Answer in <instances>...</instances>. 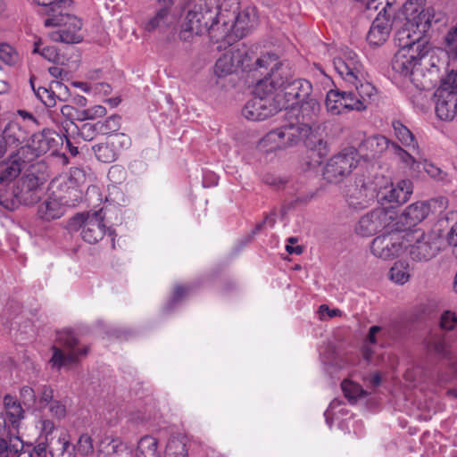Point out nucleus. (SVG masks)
<instances>
[{"label":"nucleus","instance_id":"nucleus-16","mask_svg":"<svg viewBox=\"0 0 457 457\" xmlns=\"http://www.w3.org/2000/svg\"><path fill=\"white\" fill-rule=\"evenodd\" d=\"M251 62L249 49L242 45L226 52L216 61L214 73L220 78L226 77L239 70L245 71L250 68Z\"/></svg>","mask_w":457,"mask_h":457},{"label":"nucleus","instance_id":"nucleus-12","mask_svg":"<svg viewBox=\"0 0 457 457\" xmlns=\"http://www.w3.org/2000/svg\"><path fill=\"white\" fill-rule=\"evenodd\" d=\"M405 244L410 246L409 254L414 261H428L439 253L442 238L436 232L415 231L405 234Z\"/></svg>","mask_w":457,"mask_h":457},{"label":"nucleus","instance_id":"nucleus-17","mask_svg":"<svg viewBox=\"0 0 457 457\" xmlns=\"http://www.w3.org/2000/svg\"><path fill=\"white\" fill-rule=\"evenodd\" d=\"M395 217V211L377 208L360 219L355 228L356 233L362 237H370L383 228H390Z\"/></svg>","mask_w":457,"mask_h":457},{"label":"nucleus","instance_id":"nucleus-56","mask_svg":"<svg viewBox=\"0 0 457 457\" xmlns=\"http://www.w3.org/2000/svg\"><path fill=\"white\" fill-rule=\"evenodd\" d=\"M421 167L423 168L425 172L431 178L437 180H441L444 179L442 170L436 166L434 163L425 160L424 162H421Z\"/></svg>","mask_w":457,"mask_h":457},{"label":"nucleus","instance_id":"nucleus-18","mask_svg":"<svg viewBox=\"0 0 457 457\" xmlns=\"http://www.w3.org/2000/svg\"><path fill=\"white\" fill-rule=\"evenodd\" d=\"M129 137L118 133L109 136L104 142L94 145L93 151L100 162L110 163L114 162L120 152L129 148Z\"/></svg>","mask_w":457,"mask_h":457},{"label":"nucleus","instance_id":"nucleus-33","mask_svg":"<svg viewBox=\"0 0 457 457\" xmlns=\"http://www.w3.org/2000/svg\"><path fill=\"white\" fill-rule=\"evenodd\" d=\"M65 130L68 134H77L85 141H90L94 138L96 132H98V126L96 123H83L81 127H78L73 121H71L65 126Z\"/></svg>","mask_w":457,"mask_h":457},{"label":"nucleus","instance_id":"nucleus-30","mask_svg":"<svg viewBox=\"0 0 457 457\" xmlns=\"http://www.w3.org/2000/svg\"><path fill=\"white\" fill-rule=\"evenodd\" d=\"M392 127L395 137L405 146L411 147L414 152L419 154V146L415 141L411 131L400 120H394Z\"/></svg>","mask_w":457,"mask_h":457},{"label":"nucleus","instance_id":"nucleus-29","mask_svg":"<svg viewBox=\"0 0 457 457\" xmlns=\"http://www.w3.org/2000/svg\"><path fill=\"white\" fill-rule=\"evenodd\" d=\"M134 457H161L158 439L153 436H142L134 451Z\"/></svg>","mask_w":457,"mask_h":457},{"label":"nucleus","instance_id":"nucleus-9","mask_svg":"<svg viewBox=\"0 0 457 457\" xmlns=\"http://www.w3.org/2000/svg\"><path fill=\"white\" fill-rule=\"evenodd\" d=\"M46 27H55L56 29L49 33L53 41L62 42L66 44H76L82 40L81 21L66 12V9H61L56 13L48 17L44 21Z\"/></svg>","mask_w":457,"mask_h":457},{"label":"nucleus","instance_id":"nucleus-13","mask_svg":"<svg viewBox=\"0 0 457 457\" xmlns=\"http://www.w3.org/2000/svg\"><path fill=\"white\" fill-rule=\"evenodd\" d=\"M360 161L361 155L355 148H345L328 160L323 177L330 183H338L356 169Z\"/></svg>","mask_w":457,"mask_h":457},{"label":"nucleus","instance_id":"nucleus-46","mask_svg":"<svg viewBox=\"0 0 457 457\" xmlns=\"http://www.w3.org/2000/svg\"><path fill=\"white\" fill-rule=\"evenodd\" d=\"M38 385L39 384H34L33 386H23L20 390L21 400L28 408H35V405L37 404Z\"/></svg>","mask_w":457,"mask_h":457},{"label":"nucleus","instance_id":"nucleus-63","mask_svg":"<svg viewBox=\"0 0 457 457\" xmlns=\"http://www.w3.org/2000/svg\"><path fill=\"white\" fill-rule=\"evenodd\" d=\"M71 85L77 88L81 89L85 93H90L94 89V85L87 82L74 81Z\"/></svg>","mask_w":457,"mask_h":457},{"label":"nucleus","instance_id":"nucleus-5","mask_svg":"<svg viewBox=\"0 0 457 457\" xmlns=\"http://www.w3.org/2000/svg\"><path fill=\"white\" fill-rule=\"evenodd\" d=\"M270 84L276 95L280 94L284 109L301 104L303 111L310 108L314 114L320 111L317 98L311 96L312 86L310 81L303 79L289 80L282 76L279 79H271Z\"/></svg>","mask_w":457,"mask_h":457},{"label":"nucleus","instance_id":"nucleus-6","mask_svg":"<svg viewBox=\"0 0 457 457\" xmlns=\"http://www.w3.org/2000/svg\"><path fill=\"white\" fill-rule=\"evenodd\" d=\"M413 191L412 182L410 179H402L394 184L385 176L375 177L372 182H363L361 186V197L371 199L377 197L380 204L406 203Z\"/></svg>","mask_w":457,"mask_h":457},{"label":"nucleus","instance_id":"nucleus-52","mask_svg":"<svg viewBox=\"0 0 457 457\" xmlns=\"http://www.w3.org/2000/svg\"><path fill=\"white\" fill-rule=\"evenodd\" d=\"M34 53L40 54L41 56L51 62H55L59 59L57 49L54 46H46L41 48L40 40L34 43Z\"/></svg>","mask_w":457,"mask_h":457},{"label":"nucleus","instance_id":"nucleus-53","mask_svg":"<svg viewBox=\"0 0 457 457\" xmlns=\"http://www.w3.org/2000/svg\"><path fill=\"white\" fill-rule=\"evenodd\" d=\"M428 350L437 356H445L447 353V345L443 337L433 338L428 344Z\"/></svg>","mask_w":457,"mask_h":457},{"label":"nucleus","instance_id":"nucleus-4","mask_svg":"<svg viewBox=\"0 0 457 457\" xmlns=\"http://www.w3.org/2000/svg\"><path fill=\"white\" fill-rule=\"evenodd\" d=\"M220 12V0H197L187 12L182 23V37L187 38V32L195 35L208 33L212 39L219 42Z\"/></svg>","mask_w":457,"mask_h":457},{"label":"nucleus","instance_id":"nucleus-14","mask_svg":"<svg viewBox=\"0 0 457 457\" xmlns=\"http://www.w3.org/2000/svg\"><path fill=\"white\" fill-rule=\"evenodd\" d=\"M104 220V213L103 209H100L77 214L73 217L71 226L81 230V237L86 242L95 244L101 240L106 232Z\"/></svg>","mask_w":457,"mask_h":457},{"label":"nucleus","instance_id":"nucleus-28","mask_svg":"<svg viewBox=\"0 0 457 457\" xmlns=\"http://www.w3.org/2000/svg\"><path fill=\"white\" fill-rule=\"evenodd\" d=\"M390 30L391 29L387 21L377 18L370 26L367 40L372 46H380L388 38Z\"/></svg>","mask_w":457,"mask_h":457},{"label":"nucleus","instance_id":"nucleus-48","mask_svg":"<svg viewBox=\"0 0 457 457\" xmlns=\"http://www.w3.org/2000/svg\"><path fill=\"white\" fill-rule=\"evenodd\" d=\"M41 6L46 7V13L51 17L61 9H67L71 2L70 0H35Z\"/></svg>","mask_w":457,"mask_h":457},{"label":"nucleus","instance_id":"nucleus-22","mask_svg":"<svg viewBox=\"0 0 457 457\" xmlns=\"http://www.w3.org/2000/svg\"><path fill=\"white\" fill-rule=\"evenodd\" d=\"M30 85L32 89L37 96V97L46 106V107H54L56 105V102H66L69 100V89L62 83L56 82L55 89L59 91L58 96H56L55 92L53 90H49L45 87H38L35 88L34 81L30 79Z\"/></svg>","mask_w":457,"mask_h":457},{"label":"nucleus","instance_id":"nucleus-38","mask_svg":"<svg viewBox=\"0 0 457 457\" xmlns=\"http://www.w3.org/2000/svg\"><path fill=\"white\" fill-rule=\"evenodd\" d=\"M362 146L370 150L372 156L382 154L389 146V140L381 135H376L366 138Z\"/></svg>","mask_w":457,"mask_h":457},{"label":"nucleus","instance_id":"nucleus-55","mask_svg":"<svg viewBox=\"0 0 457 457\" xmlns=\"http://www.w3.org/2000/svg\"><path fill=\"white\" fill-rule=\"evenodd\" d=\"M457 323V316L454 312L445 311L441 315L440 326L443 329L451 330Z\"/></svg>","mask_w":457,"mask_h":457},{"label":"nucleus","instance_id":"nucleus-61","mask_svg":"<svg viewBox=\"0 0 457 457\" xmlns=\"http://www.w3.org/2000/svg\"><path fill=\"white\" fill-rule=\"evenodd\" d=\"M187 293V287H186L184 286H177L174 288V291H173V294H172V297H171V301L172 302L179 301L180 299L183 298L184 295H186Z\"/></svg>","mask_w":457,"mask_h":457},{"label":"nucleus","instance_id":"nucleus-41","mask_svg":"<svg viewBox=\"0 0 457 457\" xmlns=\"http://www.w3.org/2000/svg\"><path fill=\"white\" fill-rule=\"evenodd\" d=\"M36 428L38 430L39 440H44L45 442L49 441L53 443V432L55 429L54 423L46 418H40L36 423Z\"/></svg>","mask_w":457,"mask_h":457},{"label":"nucleus","instance_id":"nucleus-57","mask_svg":"<svg viewBox=\"0 0 457 457\" xmlns=\"http://www.w3.org/2000/svg\"><path fill=\"white\" fill-rule=\"evenodd\" d=\"M49 411L51 415L56 419H63L66 416L67 410L65 404L59 401L54 400L51 403V404L48 406Z\"/></svg>","mask_w":457,"mask_h":457},{"label":"nucleus","instance_id":"nucleus-25","mask_svg":"<svg viewBox=\"0 0 457 457\" xmlns=\"http://www.w3.org/2000/svg\"><path fill=\"white\" fill-rule=\"evenodd\" d=\"M436 97V113L442 120H452L456 115L457 96L445 95L439 92L435 94Z\"/></svg>","mask_w":457,"mask_h":457},{"label":"nucleus","instance_id":"nucleus-54","mask_svg":"<svg viewBox=\"0 0 457 457\" xmlns=\"http://www.w3.org/2000/svg\"><path fill=\"white\" fill-rule=\"evenodd\" d=\"M106 113V109L102 105H95L87 110L81 111V113L78 115V120H94L96 118L103 117Z\"/></svg>","mask_w":457,"mask_h":457},{"label":"nucleus","instance_id":"nucleus-34","mask_svg":"<svg viewBox=\"0 0 457 457\" xmlns=\"http://www.w3.org/2000/svg\"><path fill=\"white\" fill-rule=\"evenodd\" d=\"M38 187L37 179L36 177H27L22 180V189L21 191V199L27 204H32L39 199L37 194Z\"/></svg>","mask_w":457,"mask_h":457},{"label":"nucleus","instance_id":"nucleus-62","mask_svg":"<svg viewBox=\"0 0 457 457\" xmlns=\"http://www.w3.org/2000/svg\"><path fill=\"white\" fill-rule=\"evenodd\" d=\"M447 241L451 245L457 246V221L452 226L448 232Z\"/></svg>","mask_w":457,"mask_h":457},{"label":"nucleus","instance_id":"nucleus-40","mask_svg":"<svg viewBox=\"0 0 457 457\" xmlns=\"http://www.w3.org/2000/svg\"><path fill=\"white\" fill-rule=\"evenodd\" d=\"M445 51L449 59H457V22L447 30L444 37Z\"/></svg>","mask_w":457,"mask_h":457},{"label":"nucleus","instance_id":"nucleus-27","mask_svg":"<svg viewBox=\"0 0 457 457\" xmlns=\"http://www.w3.org/2000/svg\"><path fill=\"white\" fill-rule=\"evenodd\" d=\"M256 69H270V71L268 72V77L266 76L262 80H269L268 87H270V80L271 79H279V77H282L285 72H279V70L282 69V63L278 62V56L274 54L267 53L259 57L255 62Z\"/></svg>","mask_w":457,"mask_h":457},{"label":"nucleus","instance_id":"nucleus-47","mask_svg":"<svg viewBox=\"0 0 457 457\" xmlns=\"http://www.w3.org/2000/svg\"><path fill=\"white\" fill-rule=\"evenodd\" d=\"M342 390L345 394V396L349 401H356L360 396L364 395V390L361 386L350 379H345L342 382Z\"/></svg>","mask_w":457,"mask_h":457},{"label":"nucleus","instance_id":"nucleus-20","mask_svg":"<svg viewBox=\"0 0 457 457\" xmlns=\"http://www.w3.org/2000/svg\"><path fill=\"white\" fill-rule=\"evenodd\" d=\"M61 140V137L56 132L44 130L31 137L28 147L35 156H39L50 150L55 151Z\"/></svg>","mask_w":457,"mask_h":457},{"label":"nucleus","instance_id":"nucleus-2","mask_svg":"<svg viewBox=\"0 0 457 457\" xmlns=\"http://www.w3.org/2000/svg\"><path fill=\"white\" fill-rule=\"evenodd\" d=\"M300 141H303L305 146L316 152L319 157L328 153L327 143L323 138V129L318 124H288L273 129L260 141V146L267 151H273L294 145Z\"/></svg>","mask_w":457,"mask_h":457},{"label":"nucleus","instance_id":"nucleus-7","mask_svg":"<svg viewBox=\"0 0 457 457\" xmlns=\"http://www.w3.org/2000/svg\"><path fill=\"white\" fill-rule=\"evenodd\" d=\"M355 92H345L330 89L326 96V108L332 115H338L350 111H363L367 108L372 96L376 94L375 87L370 83L357 86Z\"/></svg>","mask_w":457,"mask_h":457},{"label":"nucleus","instance_id":"nucleus-43","mask_svg":"<svg viewBox=\"0 0 457 457\" xmlns=\"http://www.w3.org/2000/svg\"><path fill=\"white\" fill-rule=\"evenodd\" d=\"M54 391L47 385L37 386V404L35 405L36 409H44L51 404L54 399Z\"/></svg>","mask_w":457,"mask_h":457},{"label":"nucleus","instance_id":"nucleus-60","mask_svg":"<svg viewBox=\"0 0 457 457\" xmlns=\"http://www.w3.org/2000/svg\"><path fill=\"white\" fill-rule=\"evenodd\" d=\"M341 313L342 312L339 309H330L326 304H321L319 308V315L321 320L325 319V317L333 318L340 316Z\"/></svg>","mask_w":457,"mask_h":457},{"label":"nucleus","instance_id":"nucleus-49","mask_svg":"<svg viewBox=\"0 0 457 457\" xmlns=\"http://www.w3.org/2000/svg\"><path fill=\"white\" fill-rule=\"evenodd\" d=\"M75 452L83 456L92 454L94 452L93 439L88 434H81L77 441Z\"/></svg>","mask_w":457,"mask_h":457},{"label":"nucleus","instance_id":"nucleus-37","mask_svg":"<svg viewBox=\"0 0 457 457\" xmlns=\"http://www.w3.org/2000/svg\"><path fill=\"white\" fill-rule=\"evenodd\" d=\"M390 279L399 285H403L410 279V266L405 262H396L389 270Z\"/></svg>","mask_w":457,"mask_h":457},{"label":"nucleus","instance_id":"nucleus-45","mask_svg":"<svg viewBox=\"0 0 457 457\" xmlns=\"http://www.w3.org/2000/svg\"><path fill=\"white\" fill-rule=\"evenodd\" d=\"M436 92L457 96V70L449 72Z\"/></svg>","mask_w":457,"mask_h":457},{"label":"nucleus","instance_id":"nucleus-50","mask_svg":"<svg viewBox=\"0 0 457 457\" xmlns=\"http://www.w3.org/2000/svg\"><path fill=\"white\" fill-rule=\"evenodd\" d=\"M341 405H342L341 401H339L337 399H334L329 403V406L328 407V409L325 411L324 416H325L326 423L329 427L332 426L334 420L337 419L339 414L343 415L345 413V409L343 407H341Z\"/></svg>","mask_w":457,"mask_h":457},{"label":"nucleus","instance_id":"nucleus-21","mask_svg":"<svg viewBox=\"0 0 457 457\" xmlns=\"http://www.w3.org/2000/svg\"><path fill=\"white\" fill-rule=\"evenodd\" d=\"M99 457H134V450L121 439L104 437L98 449Z\"/></svg>","mask_w":457,"mask_h":457},{"label":"nucleus","instance_id":"nucleus-44","mask_svg":"<svg viewBox=\"0 0 457 457\" xmlns=\"http://www.w3.org/2000/svg\"><path fill=\"white\" fill-rule=\"evenodd\" d=\"M166 457H187L186 444L178 438H171L166 445Z\"/></svg>","mask_w":457,"mask_h":457},{"label":"nucleus","instance_id":"nucleus-31","mask_svg":"<svg viewBox=\"0 0 457 457\" xmlns=\"http://www.w3.org/2000/svg\"><path fill=\"white\" fill-rule=\"evenodd\" d=\"M170 23L171 18L168 9L162 8L144 23V29L148 32L162 30L166 29Z\"/></svg>","mask_w":457,"mask_h":457},{"label":"nucleus","instance_id":"nucleus-36","mask_svg":"<svg viewBox=\"0 0 457 457\" xmlns=\"http://www.w3.org/2000/svg\"><path fill=\"white\" fill-rule=\"evenodd\" d=\"M3 137L6 145H19L23 142L25 138V131L21 129L17 122H9L4 132Z\"/></svg>","mask_w":457,"mask_h":457},{"label":"nucleus","instance_id":"nucleus-23","mask_svg":"<svg viewBox=\"0 0 457 457\" xmlns=\"http://www.w3.org/2000/svg\"><path fill=\"white\" fill-rule=\"evenodd\" d=\"M67 199H69L68 195L60 196L59 198L50 196L47 200L39 205V217L45 220H51L61 218L65 212L66 206L75 205L67 204Z\"/></svg>","mask_w":457,"mask_h":457},{"label":"nucleus","instance_id":"nucleus-3","mask_svg":"<svg viewBox=\"0 0 457 457\" xmlns=\"http://www.w3.org/2000/svg\"><path fill=\"white\" fill-rule=\"evenodd\" d=\"M221 27L220 41L228 45L246 37L258 24L257 12L254 7H242L239 0H223L221 3Z\"/></svg>","mask_w":457,"mask_h":457},{"label":"nucleus","instance_id":"nucleus-51","mask_svg":"<svg viewBox=\"0 0 457 457\" xmlns=\"http://www.w3.org/2000/svg\"><path fill=\"white\" fill-rule=\"evenodd\" d=\"M120 118L117 115H112L104 121L97 122L98 132L109 134L117 131L120 129Z\"/></svg>","mask_w":457,"mask_h":457},{"label":"nucleus","instance_id":"nucleus-8","mask_svg":"<svg viewBox=\"0 0 457 457\" xmlns=\"http://www.w3.org/2000/svg\"><path fill=\"white\" fill-rule=\"evenodd\" d=\"M269 80H260L254 88V96L249 100L242 110L245 118L250 120H262L282 110L280 94L276 95L274 89L268 87Z\"/></svg>","mask_w":457,"mask_h":457},{"label":"nucleus","instance_id":"nucleus-1","mask_svg":"<svg viewBox=\"0 0 457 457\" xmlns=\"http://www.w3.org/2000/svg\"><path fill=\"white\" fill-rule=\"evenodd\" d=\"M404 22L395 33L398 50L391 65L393 71L408 79L417 88L428 90L437 81L438 57L430 53L425 38L435 18V10L425 8L424 0H408L403 6Z\"/></svg>","mask_w":457,"mask_h":457},{"label":"nucleus","instance_id":"nucleus-24","mask_svg":"<svg viewBox=\"0 0 457 457\" xmlns=\"http://www.w3.org/2000/svg\"><path fill=\"white\" fill-rule=\"evenodd\" d=\"M430 212L429 205L425 202L410 204L399 217V222L404 228H411L421 222Z\"/></svg>","mask_w":457,"mask_h":457},{"label":"nucleus","instance_id":"nucleus-64","mask_svg":"<svg viewBox=\"0 0 457 457\" xmlns=\"http://www.w3.org/2000/svg\"><path fill=\"white\" fill-rule=\"evenodd\" d=\"M13 452L5 444V439L0 437V457H11Z\"/></svg>","mask_w":457,"mask_h":457},{"label":"nucleus","instance_id":"nucleus-35","mask_svg":"<svg viewBox=\"0 0 457 457\" xmlns=\"http://www.w3.org/2000/svg\"><path fill=\"white\" fill-rule=\"evenodd\" d=\"M4 404L6 414L12 424H17L24 418V411L21 403L12 395H5Z\"/></svg>","mask_w":457,"mask_h":457},{"label":"nucleus","instance_id":"nucleus-15","mask_svg":"<svg viewBox=\"0 0 457 457\" xmlns=\"http://www.w3.org/2000/svg\"><path fill=\"white\" fill-rule=\"evenodd\" d=\"M407 249L405 235L391 231L376 237L370 244V252L378 259L393 260Z\"/></svg>","mask_w":457,"mask_h":457},{"label":"nucleus","instance_id":"nucleus-39","mask_svg":"<svg viewBox=\"0 0 457 457\" xmlns=\"http://www.w3.org/2000/svg\"><path fill=\"white\" fill-rule=\"evenodd\" d=\"M395 154L398 160L409 170L414 172H420L421 162L396 144H392Z\"/></svg>","mask_w":457,"mask_h":457},{"label":"nucleus","instance_id":"nucleus-10","mask_svg":"<svg viewBox=\"0 0 457 457\" xmlns=\"http://www.w3.org/2000/svg\"><path fill=\"white\" fill-rule=\"evenodd\" d=\"M52 351L50 364L53 368L61 369L75 363L80 356L86 355L87 348L79 345L71 331L63 330L57 334L56 343L52 346Z\"/></svg>","mask_w":457,"mask_h":457},{"label":"nucleus","instance_id":"nucleus-42","mask_svg":"<svg viewBox=\"0 0 457 457\" xmlns=\"http://www.w3.org/2000/svg\"><path fill=\"white\" fill-rule=\"evenodd\" d=\"M21 171V163L17 161H12L5 164L4 168L1 171L0 180L3 183L8 184L15 179Z\"/></svg>","mask_w":457,"mask_h":457},{"label":"nucleus","instance_id":"nucleus-26","mask_svg":"<svg viewBox=\"0 0 457 457\" xmlns=\"http://www.w3.org/2000/svg\"><path fill=\"white\" fill-rule=\"evenodd\" d=\"M382 334V328L379 326H372L369 329L367 339L363 345L362 354L368 362L378 364L383 361L384 356L376 355V345L379 342Z\"/></svg>","mask_w":457,"mask_h":457},{"label":"nucleus","instance_id":"nucleus-19","mask_svg":"<svg viewBox=\"0 0 457 457\" xmlns=\"http://www.w3.org/2000/svg\"><path fill=\"white\" fill-rule=\"evenodd\" d=\"M86 183L87 176L83 170L79 168L71 169L70 176L63 186L66 195H69V199L66 200L67 204H77L82 199Z\"/></svg>","mask_w":457,"mask_h":457},{"label":"nucleus","instance_id":"nucleus-59","mask_svg":"<svg viewBox=\"0 0 457 457\" xmlns=\"http://www.w3.org/2000/svg\"><path fill=\"white\" fill-rule=\"evenodd\" d=\"M60 111H61V113L69 120V123L71 121H72V120H74V119L78 120V115H79V113H81V112L78 111L71 104L62 105L61 107ZM67 124H68V122L66 123V125Z\"/></svg>","mask_w":457,"mask_h":457},{"label":"nucleus","instance_id":"nucleus-32","mask_svg":"<svg viewBox=\"0 0 457 457\" xmlns=\"http://www.w3.org/2000/svg\"><path fill=\"white\" fill-rule=\"evenodd\" d=\"M75 446L71 444L70 436L67 432H62L56 442L51 447L52 455L62 457H74Z\"/></svg>","mask_w":457,"mask_h":457},{"label":"nucleus","instance_id":"nucleus-58","mask_svg":"<svg viewBox=\"0 0 457 457\" xmlns=\"http://www.w3.org/2000/svg\"><path fill=\"white\" fill-rule=\"evenodd\" d=\"M51 444L52 442H45L37 438V445L33 449V455L35 454L36 457H47L48 453L51 454Z\"/></svg>","mask_w":457,"mask_h":457},{"label":"nucleus","instance_id":"nucleus-11","mask_svg":"<svg viewBox=\"0 0 457 457\" xmlns=\"http://www.w3.org/2000/svg\"><path fill=\"white\" fill-rule=\"evenodd\" d=\"M333 65L338 75L354 87L370 83L357 54L348 47L339 48L334 53Z\"/></svg>","mask_w":457,"mask_h":457}]
</instances>
